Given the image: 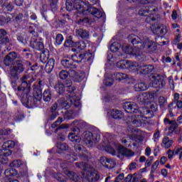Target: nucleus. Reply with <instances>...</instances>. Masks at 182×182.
I'll list each match as a JSON object with an SVG mask.
<instances>
[{"label":"nucleus","instance_id":"1","mask_svg":"<svg viewBox=\"0 0 182 182\" xmlns=\"http://www.w3.org/2000/svg\"><path fill=\"white\" fill-rule=\"evenodd\" d=\"M65 8L67 11H73V9H76L78 11L79 14H82V15H92V16H95V18H97L98 19L103 16L100 10L90 6L89 4H86L82 0H67L65 2Z\"/></svg>","mask_w":182,"mask_h":182},{"label":"nucleus","instance_id":"2","mask_svg":"<svg viewBox=\"0 0 182 182\" xmlns=\"http://www.w3.org/2000/svg\"><path fill=\"white\" fill-rule=\"evenodd\" d=\"M21 84L18 87V92H22L21 94V101L22 103H26V105H28L29 106H32L33 102H32V97L29 95L31 93V83L33 82V78H31L29 75H25L20 79Z\"/></svg>","mask_w":182,"mask_h":182},{"label":"nucleus","instance_id":"3","mask_svg":"<svg viewBox=\"0 0 182 182\" xmlns=\"http://www.w3.org/2000/svg\"><path fill=\"white\" fill-rule=\"evenodd\" d=\"M76 167L83 170V177L89 182H97L100 179L99 173L95 171V168L90 167L86 162L75 163Z\"/></svg>","mask_w":182,"mask_h":182},{"label":"nucleus","instance_id":"4","mask_svg":"<svg viewBox=\"0 0 182 182\" xmlns=\"http://www.w3.org/2000/svg\"><path fill=\"white\" fill-rule=\"evenodd\" d=\"M25 70L23 66V60H17L15 62V65L10 70V79L11 80L12 86H16V80H18V75Z\"/></svg>","mask_w":182,"mask_h":182},{"label":"nucleus","instance_id":"5","mask_svg":"<svg viewBox=\"0 0 182 182\" xmlns=\"http://www.w3.org/2000/svg\"><path fill=\"white\" fill-rule=\"evenodd\" d=\"M158 11L159 9L154 6H146L141 7L139 10L138 15H139V16H149V15H150V17L146 18V22H150V21L154 22L157 18Z\"/></svg>","mask_w":182,"mask_h":182},{"label":"nucleus","instance_id":"6","mask_svg":"<svg viewBox=\"0 0 182 182\" xmlns=\"http://www.w3.org/2000/svg\"><path fill=\"white\" fill-rule=\"evenodd\" d=\"M82 139L88 147H93L95 143H99L100 141V135L92 134V132L86 131L82 134Z\"/></svg>","mask_w":182,"mask_h":182},{"label":"nucleus","instance_id":"7","mask_svg":"<svg viewBox=\"0 0 182 182\" xmlns=\"http://www.w3.org/2000/svg\"><path fill=\"white\" fill-rule=\"evenodd\" d=\"M165 85L166 82L164 81L163 75L160 74H153L151 75V82L149 83V86H151V87H154L155 89H157V87H164Z\"/></svg>","mask_w":182,"mask_h":182},{"label":"nucleus","instance_id":"8","mask_svg":"<svg viewBox=\"0 0 182 182\" xmlns=\"http://www.w3.org/2000/svg\"><path fill=\"white\" fill-rule=\"evenodd\" d=\"M29 32L31 35H33V37H31V40L30 41V45L33 49L36 50H42L43 49V43L38 41L37 33L35 30H32V27H29Z\"/></svg>","mask_w":182,"mask_h":182},{"label":"nucleus","instance_id":"9","mask_svg":"<svg viewBox=\"0 0 182 182\" xmlns=\"http://www.w3.org/2000/svg\"><path fill=\"white\" fill-rule=\"evenodd\" d=\"M60 167L63 169V173L70 178V180H72L75 182H79L80 181V177L77 176L75 172L70 171L68 169V167H69V164L68 162H64L60 164Z\"/></svg>","mask_w":182,"mask_h":182},{"label":"nucleus","instance_id":"10","mask_svg":"<svg viewBox=\"0 0 182 182\" xmlns=\"http://www.w3.org/2000/svg\"><path fill=\"white\" fill-rule=\"evenodd\" d=\"M141 49H146L149 53H153L155 50H157V44L156 42L150 40L149 38L144 39Z\"/></svg>","mask_w":182,"mask_h":182},{"label":"nucleus","instance_id":"11","mask_svg":"<svg viewBox=\"0 0 182 182\" xmlns=\"http://www.w3.org/2000/svg\"><path fill=\"white\" fill-rule=\"evenodd\" d=\"M134 154V153H133L132 150L124 148L121 144H118L117 157H118V159H120V160H123V159L124 158V156L126 157H130L131 156H133Z\"/></svg>","mask_w":182,"mask_h":182},{"label":"nucleus","instance_id":"12","mask_svg":"<svg viewBox=\"0 0 182 182\" xmlns=\"http://www.w3.org/2000/svg\"><path fill=\"white\" fill-rule=\"evenodd\" d=\"M69 76L74 82H82L83 79H85V76H86V74L85 72H77L75 70L70 69L69 70Z\"/></svg>","mask_w":182,"mask_h":182},{"label":"nucleus","instance_id":"13","mask_svg":"<svg viewBox=\"0 0 182 182\" xmlns=\"http://www.w3.org/2000/svg\"><path fill=\"white\" fill-rule=\"evenodd\" d=\"M123 107L126 112H128V113H139L140 112L139 106L134 102H125Z\"/></svg>","mask_w":182,"mask_h":182},{"label":"nucleus","instance_id":"14","mask_svg":"<svg viewBox=\"0 0 182 182\" xmlns=\"http://www.w3.org/2000/svg\"><path fill=\"white\" fill-rule=\"evenodd\" d=\"M70 58H64L61 60V65L63 66V68H65L67 69H76V64L73 62L74 58H76V55H72Z\"/></svg>","mask_w":182,"mask_h":182},{"label":"nucleus","instance_id":"15","mask_svg":"<svg viewBox=\"0 0 182 182\" xmlns=\"http://www.w3.org/2000/svg\"><path fill=\"white\" fill-rule=\"evenodd\" d=\"M146 119L143 115H134L132 119V124L134 127H140L146 124Z\"/></svg>","mask_w":182,"mask_h":182},{"label":"nucleus","instance_id":"16","mask_svg":"<svg viewBox=\"0 0 182 182\" xmlns=\"http://www.w3.org/2000/svg\"><path fill=\"white\" fill-rule=\"evenodd\" d=\"M74 150L77 153H80V156L82 157H84L85 160H87L89 159V152H87V150L85 149V146L83 145H81L80 144H75L74 145Z\"/></svg>","mask_w":182,"mask_h":182},{"label":"nucleus","instance_id":"17","mask_svg":"<svg viewBox=\"0 0 182 182\" xmlns=\"http://www.w3.org/2000/svg\"><path fill=\"white\" fill-rule=\"evenodd\" d=\"M18 54L15 52H10L4 60V65L6 66H10V65H12L14 63V61L15 59H17Z\"/></svg>","mask_w":182,"mask_h":182},{"label":"nucleus","instance_id":"18","mask_svg":"<svg viewBox=\"0 0 182 182\" xmlns=\"http://www.w3.org/2000/svg\"><path fill=\"white\" fill-rule=\"evenodd\" d=\"M73 98H60L58 100V105L62 107H65V109H69L72 105H73Z\"/></svg>","mask_w":182,"mask_h":182},{"label":"nucleus","instance_id":"19","mask_svg":"<svg viewBox=\"0 0 182 182\" xmlns=\"http://www.w3.org/2000/svg\"><path fill=\"white\" fill-rule=\"evenodd\" d=\"M152 31L158 36H164L167 33V27L164 25L157 26Z\"/></svg>","mask_w":182,"mask_h":182},{"label":"nucleus","instance_id":"20","mask_svg":"<svg viewBox=\"0 0 182 182\" xmlns=\"http://www.w3.org/2000/svg\"><path fill=\"white\" fill-rule=\"evenodd\" d=\"M144 38H141L134 34H131L128 36V41L129 42H131L132 45H139V43L143 44V42H144Z\"/></svg>","mask_w":182,"mask_h":182},{"label":"nucleus","instance_id":"21","mask_svg":"<svg viewBox=\"0 0 182 182\" xmlns=\"http://www.w3.org/2000/svg\"><path fill=\"white\" fill-rule=\"evenodd\" d=\"M139 65H144L141 68H136L137 70H139L140 73H141L142 75H149V73H151V72L154 70V67L151 65H145L143 63H140Z\"/></svg>","mask_w":182,"mask_h":182},{"label":"nucleus","instance_id":"22","mask_svg":"<svg viewBox=\"0 0 182 182\" xmlns=\"http://www.w3.org/2000/svg\"><path fill=\"white\" fill-rule=\"evenodd\" d=\"M33 96L34 102H41L42 100V88L33 87Z\"/></svg>","mask_w":182,"mask_h":182},{"label":"nucleus","instance_id":"23","mask_svg":"<svg viewBox=\"0 0 182 182\" xmlns=\"http://www.w3.org/2000/svg\"><path fill=\"white\" fill-rule=\"evenodd\" d=\"M90 55L91 54L89 53H84L78 55V56L75 55V57H74L73 62L79 63L83 60H89L90 59Z\"/></svg>","mask_w":182,"mask_h":182},{"label":"nucleus","instance_id":"24","mask_svg":"<svg viewBox=\"0 0 182 182\" xmlns=\"http://www.w3.org/2000/svg\"><path fill=\"white\" fill-rule=\"evenodd\" d=\"M55 90L58 93V95H63L65 93V91L66 90V87H65V84H63L62 82L58 81L55 86H54Z\"/></svg>","mask_w":182,"mask_h":182},{"label":"nucleus","instance_id":"25","mask_svg":"<svg viewBox=\"0 0 182 182\" xmlns=\"http://www.w3.org/2000/svg\"><path fill=\"white\" fill-rule=\"evenodd\" d=\"M54 68H55V59L50 58L46 65L45 70L47 73H50V72L53 70Z\"/></svg>","mask_w":182,"mask_h":182},{"label":"nucleus","instance_id":"26","mask_svg":"<svg viewBox=\"0 0 182 182\" xmlns=\"http://www.w3.org/2000/svg\"><path fill=\"white\" fill-rule=\"evenodd\" d=\"M161 147L164 149H170L173 146V140L170 139L168 136H165L162 139V143L161 144Z\"/></svg>","mask_w":182,"mask_h":182},{"label":"nucleus","instance_id":"27","mask_svg":"<svg viewBox=\"0 0 182 182\" xmlns=\"http://www.w3.org/2000/svg\"><path fill=\"white\" fill-rule=\"evenodd\" d=\"M127 69H132V70H139L137 69L140 68H143L144 65H140V63L133 62V61H129L127 60Z\"/></svg>","mask_w":182,"mask_h":182},{"label":"nucleus","instance_id":"28","mask_svg":"<svg viewBox=\"0 0 182 182\" xmlns=\"http://www.w3.org/2000/svg\"><path fill=\"white\" fill-rule=\"evenodd\" d=\"M76 34L77 35V36H80V38H81L82 39H87V38H89L90 36L89 31L82 28L76 30Z\"/></svg>","mask_w":182,"mask_h":182},{"label":"nucleus","instance_id":"29","mask_svg":"<svg viewBox=\"0 0 182 182\" xmlns=\"http://www.w3.org/2000/svg\"><path fill=\"white\" fill-rule=\"evenodd\" d=\"M112 77L113 79H115V80L120 82L121 80H124V79H129V75L122 73H115L112 75Z\"/></svg>","mask_w":182,"mask_h":182},{"label":"nucleus","instance_id":"30","mask_svg":"<svg viewBox=\"0 0 182 182\" xmlns=\"http://www.w3.org/2000/svg\"><path fill=\"white\" fill-rule=\"evenodd\" d=\"M43 100L44 102H50L52 100V92L50 91V89L48 88L44 90L43 93Z\"/></svg>","mask_w":182,"mask_h":182},{"label":"nucleus","instance_id":"31","mask_svg":"<svg viewBox=\"0 0 182 182\" xmlns=\"http://www.w3.org/2000/svg\"><path fill=\"white\" fill-rule=\"evenodd\" d=\"M134 89L136 92H140V91H144V90H147V85H146L143 82H139L137 84L134 85Z\"/></svg>","mask_w":182,"mask_h":182},{"label":"nucleus","instance_id":"32","mask_svg":"<svg viewBox=\"0 0 182 182\" xmlns=\"http://www.w3.org/2000/svg\"><path fill=\"white\" fill-rule=\"evenodd\" d=\"M4 174L6 177H11V176H16L18 174V171L14 168H10L4 171Z\"/></svg>","mask_w":182,"mask_h":182},{"label":"nucleus","instance_id":"33","mask_svg":"<svg viewBox=\"0 0 182 182\" xmlns=\"http://www.w3.org/2000/svg\"><path fill=\"white\" fill-rule=\"evenodd\" d=\"M15 147V141H7L4 142L2 145V149L4 150H8L9 149H14Z\"/></svg>","mask_w":182,"mask_h":182},{"label":"nucleus","instance_id":"34","mask_svg":"<svg viewBox=\"0 0 182 182\" xmlns=\"http://www.w3.org/2000/svg\"><path fill=\"white\" fill-rule=\"evenodd\" d=\"M111 116L113 119H122L123 117V114H122V111L118 109H112L111 112Z\"/></svg>","mask_w":182,"mask_h":182},{"label":"nucleus","instance_id":"35","mask_svg":"<svg viewBox=\"0 0 182 182\" xmlns=\"http://www.w3.org/2000/svg\"><path fill=\"white\" fill-rule=\"evenodd\" d=\"M17 39L18 42H21V43H26L28 42V39H26V34L25 33H19L17 36Z\"/></svg>","mask_w":182,"mask_h":182},{"label":"nucleus","instance_id":"36","mask_svg":"<svg viewBox=\"0 0 182 182\" xmlns=\"http://www.w3.org/2000/svg\"><path fill=\"white\" fill-rule=\"evenodd\" d=\"M68 139L70 140V141H75V143H80V141L82 140L80 136H77L73 133L69 134Z\"/></svg>","mask_w":182,"mask_h":182},{"label":"nucleus","instance_id":"37","mask_svg":"<svg viewBox=\"0 0 182 182\" xmlns=\"http://www.w3.org/2000/svg\"><path fill=\"white\" fill-rule=\"evenodd\" d=\"M74 48H77L79 50H83L86 48V43L83 41H78L75 43V46Z\"/></svg>","mask_w":182,"mask_h":182},{"label":"nucleus","instance_id":"38","mask_svg":"<svg viewBox=\"0 0 182 182\" xmlns=\"http://www.w3.org/2000/svg\"><path fill=\"white\" fill-rule=\"evenodd\" d=\"M122 50L124 52V53H127V55H130L133 53V49H132V47L127 44H124L122 46Z\"/></svg>","mask_w":182,"mask_h":182},{"label":"nucleus","instance_id":"39","mask_svg":"<svg viewBox=\"0 0 182 182\" xmlns=\"http://www.w3.org/2000/svg\"><path fill=\"white\" fill-rule=\"evenodd\" d=\"M117 67L119 69H127V60H121L117 63Z\"/></svg>","mask_w":182,"mask_h":182},{"label":"nucleus","instance_id":"40","mask_svg":"<svg viewBox=\"0 0 182 182\" xmlns=\"http://www.w3.org/2000/svg\"><path fill=\"white\" fill-rule=\"evenodd\" d=\"M57 149H58V150L66 151L69 149V146H68L66 143L58 142L57 143Z\"/></svg>","mask_w":182,"mask_h":182},{"label":"nucleus","instance_id":"41","mask_svg":"<svg viewBox=\"0 0 182 182\" xmlns=\"http://www.w3.org/2000/svg\"><path fill=\"white\" fill-rule=\"evenodd\" d=\"M116 166V162L113 161L112 159H108L107 160V164L105 165V167L107 168H114Z\"/></svg>","mask_w":182,"mask_h":182},{"label":"nucleus","instance_id":"42","mask_svg":"<svg viewBox=\"0 0 182 182\" xmlns=\"http://www.w3.org/2000/svg\"><path fill=\"white\" fill-rule=\"evenodd\" d=\"M136 102L143 105V103H146V96L144 94H139L136 96Z\"/></svg>","mask_w":182,"mask_h":182},{"label":"nucleus","instance_id":"43","mask_svg":"<svg viewBox=\"0 0 182 182\" xmlns=\"http://www.w3.org/2000/svg\"><path fill=\"white\" fill-rule=\"evenodd\" d=\"M105 151H107L108 153H109L110 154H112V156H117V151L116 152V151L114 150V149H113V147H112L111 145H107L105 148Z\"/></svg>","mask_w":182,"mask_h":182},{"label":"nucleus","instance_id":"44","mask_svg":"<svg viewBox=\"0 0 182 182\" xmlns=\"http://www.w3.org/2000/svg\"><path fill=\"white\" fill-rule=\"evenodd\" d=\"M65 48H75L76 46V43L73 42L71 39H68L64 43Z\"/></svg>","mask_w":182,"mask_h":182},{"label":"nucleus","instance_id":"45","mask_svg":"<svg viewBox=\"0 0 182 182\" xmlns=\"http://www.w3.org/2000/svg\"><path fill=\"white\" fill-rule=\"evenodd\" d=\"M124 181L125 182H129V181L139 182V178L136 176H133V175L132 174H129L127 176V178H125Z\"/></svg>","mask_w":182,"mask_h":182},{"label":"nucleus","instance_id":"46","mask_svg":"<svg viewBox=\"0 0 182 182\" xmlns=\"http://www.w3.org/2000/svg\"><path fill=\"white\" fill-rule=\"evenodd\" d=\"M58 1L59 0H48L50 6L53 11H56V9H58Z\"/></svg>","mask_w":182,"mask_h":182},{"label":"nucleus","instance_id":"47","mask_svg":"<svg viewBox=\"0 0 182 182\" xmlns=\"http://www.w3.org/2000/svg\"><path fill=\"white\" fill-rule=\"evenodd\" d=\"M60 79L62 80H65V79H68V77L69 76V71L63 70L59 73Z\"/></svg>","mask_w":182,"mask_h":182},{"label":"nucleus","instance_id":"48","mask_svg":"<svg viewBox=\"0 0 182 182\" xmlns=\"http://www.w3.org/2000/svg\"><path fill=\"white\" fill-rule=\"evenodd\" d=\"M49 59V54H46L45 53H42L40 55V60L42 63H46Z\"/></svg>","mask_w":182,"mask_h":182},{"label":"nucleus","instance_id":"49","mask_svg":"<svg viewBox=\"0 0 182 182\" xmlns=\"http://www.w3.org/2000/svg\"><path fill=\"white\" fill-rule=\"evenodd\" d=\"M22 166V161L21 160H14L10 164V167L19 168Z\"/></svg>","mask_w":182,"mask_h":182},{"label":"nucleus","instance_id":"50","mask_svg":"<svg viewBox=\"0 0 182 182\" xmlns=\"http://www.w3.org/2000/svg\"><path fill=\"white\" fill-rule=\"evenodd\" d=\"M63 122V118L58 117V119L51 124L52 129H56L58 126H60V124Z\"/></svg>","mask_w":182,"mask_h":182},{"label":"nucleus","instance_id":"51","mask_svg":"<svg viewBox=\"0 0 182 182\" xmlns=\"http://www.w3.org/2000/svg\"><path fill=\"white\" fill-rule=\"evenodd\" d=\"M64 119L65 120H70V119H73V112L66 111L64 114Z\"/></svg>","mask_w":182,"mask_h":182},{"label":"nucleus","instance_id":"52","mask_svg":"<svg viewBox=\"0 0 182 182\" xmlns=\"http://www.w3.org/2000/svg\"><path fill=\"white\" fill-rule=\"evenodd\" d=\"M79 22L80 23H89L90 25L92 24V22H95V18H80Z\"/></svg>","mask_w":182,"mask_h":182},{"label":"nucleus","instance_id":"53","mask_svg":"<svg viewBox=\"0 0 182 182\" xmlns=\"http://www.w3.org/2000/svg\"><path fill=\"white\" fill-rule=\"evenodd\" d=\"M5 154L6 156H11L12 154V151L10 149H0V157Z\"/></svg>","mask_w":182,"mask_h":182},{"label":"nucleus","instance_id":"54","mask_svg":"<svg viewBox=\"0 0 182 182\" xmlns=\"http://www.w3.org/2000/svg\"><path fill=\"white\" fill-rule=\"evenodd\" d=\"M55 42L57 45H62V42H63V36L62 34H58L55 37Z\"/></svg>","mask_w":182,"mask_h":182},{"label":"nucleus","instance_id":"55","mask_svg":"<svg viewBox=\"0 0 182 182\" xmlns=\"http://www.w3.org/2000/svg\"><path fill=\"white\" fill-rule=\"evenodd\" d=\"M22 19H23V14L18 13V14H16V16H15L16 22L19 23L20 22H22Z\"/></svg>","mask_w":182,"mask_h":182},{"label":"nucleus","instance_id":"56","mask_svg":"<svg viewBox=\"0 0 182 182\" xmlns=\"http://www.w3.org/2000/svg\"><path fill=\"white\" fill-rule=\"evenodd\" d=\"M8 156L9 155H1V156H0V163H1V164H8Z\"/></svg>","mask_w":182,"mask_h":182},{"label":"nucleus","instance_id":"57","mask_svg":"<svg viewBox=\"0 0 182 182\" xmlns=\"http://www.w3.org/2000/svg\"><path fill=\"white\" fill-rule=\"evenodd\" d=\"M159 164H160V162L159 161H156L154 163L151 167V173H153L156 170H157V168L159 167Z\"/></svg>","mask_w":182,"mask_h":182},{"label":"nucleus","instance_id":"58","mask_svg":"<svg viewBox=\"0 0 182 182\" xmlns=\"http://www.w3.org/2000/svg\"><path fill=\"white\" fill-rule=\"evenodd\" d=\"M170 124H171V129H172L173 130H176V129L178 127V124H177V122L176 121H171Z\"/></svg>","mask_w":182,"mask_h":182},{"label":"nucleus","instance_id":"59","mask_svg":"<svg viewBox=\"0 0 182 182\" xmlns=\"http://www.w3.org/2000/svg\"><path fill=\"white\" fill-rule=\"evenodd\" d=\"M167 154L168 159H173V156H176V152L175 151L169 149L168 150Z\"/></svg>","mask_w":182,"mask_h":182},{"label":"nucleus","instance_id":"60","mask_svg":"<svg viewBox=\"0 0 182 182\" xmlns=\"http://www.w3.org/2000/svg\"><path fill=\"white\" fill-rule=\"evenodd\" d=\"M166 102V98L164 97H159V103L160 106H164V104Z\"/></svg>","mask_w":182,"mask_h":182},{"label":"nucleus","instance_id":"61","mask_svg":"<svg viewBox=\"0 0 182 182\" xmlns=\"http://www.w3.org/2000/svg\"><path fill=\"white\" fill-rule=\"evenodd\" d=\"M107 160L108 159L106 158V157H101L100 158V163L101 164L104 166V167H106V164L107 163Z\"/></svg>","mask_w":182,"mask_h":182},{"label":"nucleus","instance_id":"62","mask_svg":"<svg viewBox=\"0 0 182 182\" xmlns=\"http://www.w3.org/2000/svg\"><path fill=\"white\" fill-rule=\"evenodd\" d=\"M176 154H180L179 159H180V160H181V157H182V147L175 150V155Z\"/></svg>","mask_w":182,"mask_h":182},{"label":"nucleus","instance_id":"63","mask_svg":"<svg viewBox=\"0 0 182 182\" xmlns=\"http://www.w3.org/2000/svg\"><path fill=\"white\" fill-rule=\"evenodd\" d=\"M114 82V81L113 80V79H107L105 85H106V86H112V85H113Z\"/></svg>","mask_w":182,"mask_h":182},{"label":"nucleus","instance_id":"64","mask_svg":"<svg viewBox=\"0 0 182 182\" xmlns=\"http://www.w3.org/2000/svg\"><path fill=\"white\" fill-rule=\"evenodd\" d=\"M6 9H7V11H9V12L12 11V10L14 9V4L12 3H9L6 6Z\"/></svg>","mask_w":182,"mask_h":182}]
</instances>
